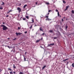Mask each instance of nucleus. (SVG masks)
Listing matches in <instances>:
<instances>
[{
  "mask_svg": "<svg viewBox=\"0 0 74 74\" xmlns=\"http://www.w3.org/2000/svg\"><path fill=\"white\" fill-rule=\"evenodd\" d=\"M1 26L3 27L2 29L3 30H7L8 29V28L3 25L2 24Z\"/></svg>",
  "mask_w": 74,
  "mask_h": 74,
  "instance_id": "1",
  "label": "nucleus"
},
{
  "mask_svg": "<svg viewBox=\"0 0 74 74\" xmlns=\"http://www.w3.org/2000/svg\"><path fill=\"white\" fill-rule=\"evenodd\" d=\"M17 10H18L19 13H20V12H21V8L19 7L17 8Z\"/></svg>",
  "mask_w": 74,
  "mask_h": 74,
  "instance_id": "2",
  "label": "nucleus"
},
{
  "mask_svg": "<svg viewBox=\"0 0 74 74\" xmlns=\"http://www.w3.org/2000/svg\"><path fill=\"white\" fill-rule=\"evenodd\" d=\"M40 31H42V32H44L43 30V29H42V28L41 27H40Z\"/></svg>",
  "mask_w": 74,
  "mask_h": 74,
  "instance_id": "3",
  "label": "nucleus"
},
{
  "mask_svg": "<svg viewBox=\"0 0 74 74\" xmlns=\"http://www.w3.org/2000/svg\"><path fill=\"white\" fill-rule=\"evenodd\" d=\"M55 45V43H53V44L48 45V47H50V46H51V45L53 46V45Z\"/></svg>",
  "mask_w": 74,
  "mask_h": 74,
  "instance_id": "4",
  "label": "nucleus"
},
{
  "mask_svg": "<svg viewBox=\"0 0 74 74\" xmlns=\"http://www.w3.org/2000/svg\"><path fill=\"white\" fill-rule=\"evenodd\" d=\"M13 51V52H15V49L14 48H13L12 50H11V52H12Z\"/></svg>",
  "mask_w": 74,
  "mask_h": 74,
  "instance_id": "5",
  "label": "nucleus"
},
{
  "mask_svg": "<svg viewBox=\"0 0 74 74\" xmlns=\"http://www.w3.org/2000/svg\"><path fill=\"white\" fill-rule=\"evenodd\" d=\"M46 4H47V5H49V4H50L49 3V2H45V3Z\"/></svg>",
  "mask_w": 74,
  "mask_h": 74,
  "instance_id": "6",
  "label": "nucleus"
},
{
  "mask_svg": "<svg viewBox=\"0 0 74 74\" xmlns=\"http://www.w3.org/2000/svg\"><path fill=\"white\" fill-rule=\"evenodd\" d=\"M32 23H34V19L33 18H32Z\"/></svg>",
  "mask_w": 74,
  "mask_h": 74,
  "instance_id": "7",
  "label": "nucleus"
},
{
  "mask_svg": "<svg viewBox=\"0 0 74 74\" xmlns=\"http://www.w3.org/2000/svg\"><path fill=\"white\" fill-rule=\"evenodd\" d=\"M46 21H51V19H49V18H47L46 19Z\"/></svg>",
  "mask_w": 74,
  "mask_h": 74,
  "instance_id": "8",
  "label": "nucleus"
},
{
  "mask_svg": "<svg viewBox=\"0 0 74 74\" xmlns=\"http://www.w3.org/2000/svg\"><path fill=\"white\" fill-rule=\"evenodd\" d=\"M25 18H27V19H29V17L28 16H25Z\"/></svg>",
  "mask_w": 74,
  "mask_h": 74,
  "instance_id": "9",
  "label": "nucleus"
},
{
  "mask_svg": "<svg viewBox=\"0 0 74 74\" xmlns=\"http://www.w3.org/2000/svg\"><path fill=\"white\" fill-rule=\"evenodd\" d=\"M69 60V59H66L63 60V62H66V60Z\"/></svg>",
  "mask_w": 74,
  "mask_h": 74,
  "instance_id": "10",
  "label": "nucleus"
},
{
  "mask_svg": "<svg viewBox=\"0 0 74 74\" xmlns=\"http://www.w3.org/2000/svg\"><path fill=\"white\" fill-rule=\"evenodd\" d=\"M27 5H25L24 6H23V8H26V7L27 6Z\"/></svg>",
  "mask_w": 74,
  "mask_h": 74,
  "instance_id": "11",
  "label": "nucleus"
},
{
  "mask_svg": "<svg viewBox=\"0 0 74 74\" xmlns=\"http://www.w3.org/2000/svg\"><path fill=\"white\" fill-rule=\"evenodd\" d=\"M46 67V66L45 65L42 68V70H44V69H45V68Z\"/></svg>",
  "mask_w": 74,
  "mask_h": 74,
  "instance_id": "12",
  "label": "nucleus"
},
{
  "mask_svg": "<svg viewBox=\"0 0 74 74\" xmlns=\"http://www.w3.org/2000/svg\"><path fill=\"white\" fill-rule=\"evenodd\" d=\"M8 70H9V71H11L12 70V69H11L10 68H8Z\"/></svg>",
  "mask_w": 74,
  "mask_h": 74,
  "instance_id": "13",
  "label": "nucleus"
},
{
  "mask_svg": "<svg viewBox=\"0 0 74 74\" xmlns=\"http://www.w3.org/2000/svg\"><path fill=\"white\" fill-rule=\"evenodd\" d=\"M32 27H33V25H32L31 27H29L30 29H32Z\"/></svg>",
  "mask_w": 74,
  "mask_h": 74,
  "instance_id": "14",
  "label": "nucleus"
},
{
  "mask_svg": "<svg viewBox=\"0 0 74 74\" xmlns=\"http://www.w3.org/2000/svg\"><path fill=\"white\" fill-rule=\"evenodd\" d=\"M23 57H24V61H26V58L24 56H23Z\"/></svg>",
  "mask_w": 74,
  "mask_h": 74,
  "instance_id": "15",
  "label": "nucleus"
},
{
  "mask_svg": "<svg viewBox=\"0 0 74 74\" xmlns=\"http://www.w3.org/2000/svg\"><path fill=\"white\" fill-rule=\"evenodd\" d=\"M69 6H67L66 7V10H68V8H69Z\"/></svg>",
  "mask_w": 74,
  "mask_h": 74,
  "instance_id": "16",
  "label": "nucleus"
},
{
  "mask_svg": "<svg viewBox=\"0 0 74 74\" xmlns=\"http://www.w3.org/2000/svg\"><path fill=\"white\" fill-rule=\"evenodd\" d=\"M71 12H72V14H74V11L73 10H72Z\"/></svg>",
  "mask_w": 74,
  "mask_h": 74,
  "instance_id": "17",
  "label": "nucleus"
},
{
  "mask_svg": "<svg viewBox=\"0 0 74 74\" xmlns=\"http://www.w3.org/2000/svg\"><path fill=\"white\" fill-rule=\"evenodd\" d=\"M40 40H41L40 39L39 40H37L36 41V42H39Z\"/></svg>",
  "mask_w": 74,
  "mask_h": 74,
  "instance_id": "18",
  "label": "nucleus"
},
{
  "mask_svg": "<svg viewBox=\"0 0 74 74\" xmlns=\"http://www.w3.org/2000/svg\"><path fill=\"white\" fill-rule=\"evenodd\" d=\"M49 32H50V33H53V30H50Z\"/></svg>",
  "mask_w": 74,
  "mask_h": 74,
  "instance_id": "19",
  "label": "nucleus"
},
{
  "mask_svg": "<svg viewBox=\"0 0 74 74\" xmlns=\"http://www.w3.org/2000/svg\"><path fill=\"white\" fill-rule=\"evenodd\" d=\"M16 35L17 36H18L19 35L18 33L17 32L16 33Z\"/></svg>",
  "mask_w": 74,
  "mask_h": 74,
  "instance_id": "20",
  "label": "nucleus"
},
{
  "mask_svg": "<svg viewBox=\"0 0 74 74\" xmlns=\"http://www.w3.org/2000/svg\"><path fill=\"white\" fill-rule=\"evenodd\" d=\"M13 68L14 69H16V66H15V64H13Z\"/></svg>",
  "mask_w": 74,
  "mask_h": 74,
  "instance_id": "21",
  "label": "nucleus"
},
{
  "mask_svg": "<svg viewBox=\"0 0 74 74\" xmlns=\"http://www.w3.org/2000/svg\"><path fill=\"white\" fill-rule=\"evenodd\" d=\"M10 74H13V73H12V71L10 72Z\"/></svg>",
  "mask_w": 74,
  "mask_h": 74,
  "instance_id": "22",
  "label": "nucleus"
},
{
  "mask_svg": "<svg viewBox=\"0 0 74 74\" xmlns=\"http://www.w3.org/2000/svg\"><path fill=\"white\" fill-rule=\"evenodd\" d=\"M74 63H73L72 64V66L73 67H74Z\"/></svg>",
  "mask_w": 74,
  "mask_h": 74,
  "instance_id": "23",
  "label": "nucleus"
},
{
  "mask_svg": "<svg viewBox=\"0 0 74 74\" xmlns=\"http://www.w3.org/2000/svg\"><path fill=\"white\" fill-rule=\"evenodd\" d=\"M58 16H60V14H59V12H58Z\"/></svg>",
  "mask_w": 74,
  "mask_h": 74,
  "instance_id": "24",
  "label": "nucleus"
},
{
  "mask_svg": "<svg viewBox=\"0 0 74 74\" xmlns=\"http://www.w3.org/2000/svg\"><path fill=\"white\" fill-rule=\"evenodd\" d=\"M2 3H3L1 4V5H4V3L2 1Z\"/></svg>",
  "mask_w": 74,
  "mask_h": 74,
  "instance_id": "25",
  "label": "nucleus"
},
{
  "mask_svg": "<svg viewBox=\"0 0 74 74\" xmlns=\"http://www.w3.org/2000/svg\"><path fill=\"white\" fill-rule=\"evenodd\" d=\"M63 3H66V1H64V0H63Z\"/></svg>",
  "mask_w": 74,
  "mask_h": 74,
  "instance_id": "26",
  "label": "nucleus"
},
{
  "mask_svg": "<svg viewBox=\"0 0 74 74\" xmlns=\"http://www.w3.org/2000/svg\"><path fill=\"white\" fill-rule=\"evenodd\" d=\"M23 21H25V20H26V18H23Z\"/></svg>",
  "mask_w": 74,
  "mask_h": 74,
  "instance_id": "27",
  "label": "nucleus"
},
{
  "mask_svg": "<svg viewBox=\"0 0 74 74\" xmlns=\"http://www.w3.org/2000/svg\"><path fill=\"white\" fill-rule=\"evenodd\" d=\"M3 8L0 7V10H3Z\"/></svg>",
  "mask_w": 74,
  "mask_h": 74,
  "instance_id": "28",
  "label": "nucleus"
},
{
  "mask_svg": "<svg viewBox=\"0 0 74 74\" xmlns=\"http://www.w3.org/2000/svg\"><path fill=\"white\" fill-rule=\"evenodd\" d=\"M21 34H22V33H18V34L20 35V36L21 35Z\"/></svg>",
  "mask_w": 74,
  "mask_h": 74,
  "instance_id": "29",
  "label": "nucleus"
},
{
  "mask_svg": "<svg viewBox=\"0 0 74 74\" xmlns=\"http://www.w3.org/2000/svg\"><path fill=\"white\" fill-rule=\"evenodd\" d=\"M44 34H45V33H43L41 35V36H43V35H44Z\"/></svg>",
  "mask_w": 74,
  "mask_h": 74,
  "instance_id": "30",
  "label": "nucleus"
},
{
  "mask_svg": "<svg viewBox=\"0 0 74 74\" xmlns=\"http://www.w3.org/2000/svg\"><path fill=\"white\" fill-rule=\"evenodd\" d=\"M19 74H23V73H22V72H20L19 73Z\"/></svg>",
  "mask_w": 74,
  "mask_h": 74,
  "instance_id": "31",
  "label": "nucleus"
},
{
  "mask_svg": "<svg viewBox=\"0 0 74 74\" xmlns=\"http://www.w3.org/2000/svg\"><path fill=\"white\" fill-rule=\"evenodd\" d=\"M48 16H46V17H45V18H48Z\"/></svg>",
  "mask_w": 74,
  "mask_h": 74,
  "instance_id": "32",
  "label": "nucleus"
},
{
  "mask_svg": "<svg viewBox=\"0 0 74 74\" xmlns=\"http://www.w3.org/2000/svg\"><path fill=\"white\" fill-rule=\"evenodd\" d=\"M57 38V37H54V39H56Z\"/></svg>",
  "mask_w": 74,
  "mask_h": 74,
  "instance_id": "33",
  "label": "nucleus"
},
{
  "mask_svg": "<svg viewBox=\"0 0 74 74\" xmlns=\"http://www.w3.org/2000/svg\"><path fill=\"white\" fill-rule=\"evenodd\" d=\"M56 12H58V10L56 9Z\"/></svg>",
  "mask_w": 74,
  "mask_h": 74,
  "instance_id": "34",
  "label": "nucleus"
},
{
  "mask_svg": "<svg viewBox=\"0 0 74 74\" xmlns=\"http://www.w3.org/2000/svg\"><path fill=\"white\" fill-rule=\"evenodd\" d=\"M8 16H9V15H7L6 16V18H7V17H8Z\"/></svg>",
  "mask_w": 74,
  "mask_h": 74,
  "instance_id": "35",
  "label": "nucleus"
},
{
  "mask_svg": "<svg viewBox=\"0 0 74 74\" xmlns=\"http://www.w3.org/2000/svg\"><path fill=\"white\" fill-rule=\"evenodd\" d=\"M67 28H68V26H66V29H67Z\"/></svg>",
  "mask_w": 74,
  "mask_h": 74,
  "instance_id": "36",
  "label": "nucleus"
},
{
  "mask_svg": "<svg viewBox=\"0 0 74 74\" xmlns=\"http://www.w3.org/2000/svg\"><path fill=\"white\" fill-rule=\"evenodd\" d=\"M21 29V28H20V27H18V30H19V29Z\"/></svg>",
  "mask_w": 74,
  "mask_h": 74,
  "instance_id": "37",
  "label": "nucleus"
},
{
  "mask_svg": "<svg viewBox=\"0 0 74 74\" xmlns=\"http://www.w3.org/2000/svg\"><path fill=\"white\" fill-rule=\"evenodd\" d=\"M7 47H8V48H9V49H10V47H9V46H7Z\"/></svg>",
  "mask_w": 74,
  "mask_h": 74,
  "instance_id": "38",
  "label": "nucleus"
},
{
  "mask_svg": "<svg viewBox=\"0 0 74 74\" xmlns=\"http://www.w3.org/2000/svg\"><path fill=\"white\" fill-rule=\"evenodd\" d=\"M13 73H14V74H15L16 73V72H15V71H14Z\"/></svg>",
  "mask_w": 74,
  "mask_h": 74,
  "instance_id": "39",
  "label": "nucleus"
},
{
  "mask_svg": "<svg viewBox=\"0 0 74 74\" xmlns=\"http://www.w3.org/2000/svg\"><path fill=\"white\" fill-rule=\"evenodd\" d=\"M51 10H49L48 12H51Z\"/></svg>",
  "mask_w": 74,
  "mask_h": 74,
  "instance_id": "40",
  "label": "nucleus"
},
{
  "mask_svg": "<svg viewBox=\"0 0 74 74\" xmlns=\"http://www.w3.org/2000/svg\"><path fill=\"white\" fill-rule=\"evenodd\" d=\"M62 22H63V18L62 19Z\"/></svg>",
  "mask_w": 74,
  "mask_h": 74,
  "instance_id": "41",
  "label": "nucleus"
},
{
  "mask_svg": "<svg viewBox=\"0 0 74 74\" xmlns=\"http://www.w3.org/2000/svg\"><path fill=\"white\" fill-rule=\"evenodd\" d=\"M16 38H15L14 39H13V40H16Z\"/></svg>",
  "mask_w": 74,
  "mask_h": 74,
  "instance_id": "42",
  "label": "nucleus"
},
{
  "mask_svg": "<svg viewBox=\"0 0 74 74\" xmlns=\"http://www.w3.org/2000/svg\"><path fill=\"white\" fill-rule=\"evenodd\" d=\"M38 3V2H36V5H37V3Z\"/></svg>",
  "mask_w": 74,
  "mask_h": 74,
  "instance_id": "43",
  "label": "nucleus"
},
{
  "mask_svg": "<svg viewBox=\"0 0 74 74\" xmlns=\"http://www.w3.org/2000/svg\"><path fill=\"white\" fill-rule=\"evenodd\" d=\"M12 11L11 10H10L9 11V12H12Z\"/></svg>",
  "mask_w": 74,
  "mask_h": 74,
  "instance_id": "44",
  "label": "nucleus"
},
{
  "mask_svg": "<svg viewBox=\"0 0 74 74\" xmlns=\"http://www.w3.org/2000/svg\"><path fill=\"white\" fill-rule=\"evenodd\" d=\"M27 31H26L25 32V34L27 33Z\"/></svg>",
  "mask_w": 74,
  "mask_h": 74,
  "instance_id": "45",
  "label": "nucleus"
},
{
  "mask_svg": "<svg viewBox=\"0 0 74 74\" xmlns=\"http://www.w3.org/2000/svg\"><path fill=\"white\" fill-rule=\"evenodd\" d=\"M9 13H10V12H9H9H7V14H9Z\"/></svg>",
  "mask_w": 74,
  "mask_h": 74,
  "instance_id": "46",
  "label": "nucleus"
},
{
  "mask_svg": "<svg viewBox=\"0 0 74 74\" xmlns=\"http://www.w3.org/2000/svg\"><path fill=\"white\" fill-rule=\"evenodd\" d=\"M41 48H43L44 49V48H43L42 46H40Z\"/></svg>",
  "mask_w": 74,
  "mask_h": 74,
  "instance_id": "47",
  "label": "nucleus"
},
{
  "mask_svg": "<svg viewBox=\"0 0 74 74\" xmlns=\"http://www.w3.org/2000/svg\"><path fill=\"white\" fill-rule=\"evenodd\" d=\"M66 10V9H65L64 11H66V10Z\"/></svg>",
  "mask_w": 74,
  "mask_h": 74,
  "instance_id": "48",
  "label": "nucleus"
},
{
  "mask_svg": "<svg viewBox=\"0 0 74 74\" xmlns=\"http://www.w3.org/2000/svg\"><path fill=\"white\" fill-rule=\"evenodd\" d=\"M26 53H27V52H25V55H26Z\"/></svg>",
  "mask_w": 74,
  "mask_h": 74,
  "instance_id": "49",
  "label": "nucleus"
},
{
  "mask_svg": "<svg viewBox=\"0 0 74 74\" xmlns=\"http://www.w3.org/2000/svg\"><path fill=\"white\" fill-rule=\"evenodd\" d=\"M34 26H37V25H34Z\"/></svg>",
  "mask_w": 74,
  "mask_h": 74,
  "instance_id": "50",
  "label": "nucleus"
},
{
  "mask_svg": "<svg viewBox=\"0 0 74 74\" xmlns=\"http://www.w3.org/2000/svg\"><path fill=\"white\" fill-rule=\"evenodd\" d=\"M3 24H5V23L4 22L3 23Z\"/></svg>",
  "mask_w": 74,
  "mask_h": 74,
  "instance_id": "51",
  "label": "nucleus"
},
{
  "mask_svg": "<svg viewBox=\"0 0 74 74\" xmlns=\"http://www.w3.org/2000/svg\"><path fill=\"white\" fill-rule=\"evenodd\" d=\"M5 74H9V73H6Z\"/></svg>",
  "mask_w": 74,
  "mask_h": 74,
  "instance_id": "52",
  "label": "nucleus"
},
{
  "mask_svg": "<svg viewBox=\"0 0 74 74\" xmlns=\"http://www.w3.org/2000/svg\"><path fill=\"white\" fill-rule=\"evenodd\" d=\"M42 40V38H41V40Z\"/></svg>",
  "mask_w": 74,
  "mask_h": 74,
  "instance_id": "53",
  "label": "nucleus"
},
{
  "mask_svg": "<svg viewBox=\"0 0 74 74\" xmlns=\"http://www.w3.org/2000/svg\"><path fill=\"white\" fill-rule=\"evenodd\" d=\"M47 14H48V15H49V13H48Z\"/></svg>",
  "mask_w": 74,
  "mask_h": 74,
  "instance_id": "54",
  "label": "nucleus"
},
{
  "mask_svg": "<svg viewBox=\"0 0 74 74\" xmlns=\"http://www.w3.org/2000/svg\"><path fill=\"white\" fill-rule=\"evenodd\" d=\"M8 40H9V39H10V38H8Z\"/></svg>",
  "mask_w": 74,
  "mask_h": 74,
  "instance_id": "55",
  "label": "nucleus"
},
{
  "mask_svg": "<svg viewBox=\"0 0 74 74\" xmlns=\"http://www.w3.org/2000/svg\"><path fill=\"white\" fill-rule=\"evenodd\" d=\"M1 71V69H0V72Z\"/></svg>",
  "mask_w": 74,
  "mask_h": 74,
  "instance_id": "56",
  "label": "nucleus"
},
{
  "mask_svg": "<svg viewBox=\"0 0 74 74\" xmlns=\"http://www.w3.org/2000/svg\"><path fill=\"white\" fill-rule=\"evenodd\" d=\"M18 17H19V15H18Z\"/></svg>",
  "mask_w": 74,
  "mask_h": 74,
  "instance_id": "57",
  "label": "nucleus"
},
{
  "mask_svg": "<svg viewBox=\"0 0 74 74\" xmlns=\"http://www.w3.org/2000/svg\"><path fill=\"white\" fill-rule=\"evenodd\" d=\"M60 17H61V16H60Z\"/></svg>",
  "mask_w": 74,
  "mask_h": 74,
  "instance_id": "58",
  "label": "nucleus"
},
{
  "mask_svg": "<svg viewBox=\"0 0 74 74\" xmlns=\"http://www.w3.org/2000/svg\"><path fill=\"white\" fill-rule=\"evenodd\" d=\"M2 70H1V71H2Z\"/></svg>",
  "mask_w": 74,
  "mask_h": 74,
  "instance_id": "59",
  "label": "nucleus"
},
{
  "mask_svg": "<svg viewBox=\"0 0 74 74\" xmlns=\"http://www.w3.org/2000/svg\"><path fill=\"white\" fill-rule=\"evenodd\" d=\"M21 18H22V17H21Z\"/></svg>",
  "mask_w": 74,
  "mask_h": 74,
  "instance_id": "60",
  "label": "nucleus"
},
{
  "mask_svg": "<svg viewBox=\"0 0 74 74\" xmlns=\"http://www.w3.org/2000/svg\"><path fill=\"white\" fill-rule=\"evenodd\" d=\"M65 18V17H64V18Z\"/></svg>",
  "mask_w": 74,
  "mask_h": 74,
  "instance_id": "61",
  "label": "nucleus"
}]
</instances>
